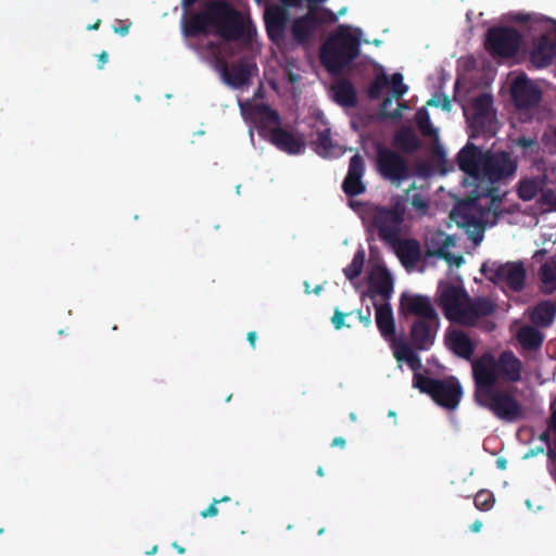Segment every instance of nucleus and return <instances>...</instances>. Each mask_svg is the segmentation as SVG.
I'll return each mask as SVG.
<instances>
[{
  "instance_id": "nucleus-12",
  "label": "nucleus",
  "mask_w": 556,
  "mask_h": 556,
  "mask_svg": "<svg viewBox=\"0 0 556 556\" xmlns=\"http://www.w3.org/2000/svg\"><path fill=\"white\" fill-rule=\"evenodd\" d=\"M521 41V34L514 27L493 26L486 31L484 47L495 58H511L518 52Z\"/></svg>"
},
{
  "instance_id": "nucleus-59",
  "label": "nucleus",
  "mask_w": 556,
  "mask_h": 556,
  "mask_svg": "<svg viewBox=\"0 0 556 556\" xmlns=\"http://www.w3.org/2000/svg\"><path fill=\"white\" fill-rule=\"evenodd\" d=\"M482 528V522L480 520H476L471 526H470V530L472 532H479Z\"/></svg>"
},
{
  "instance_id": "nucleus-38",
  "label": "nucleus",
  "mask_w": 556,
  "mask_h": 556,
  "mask_svg": "<svg viewBox=\"0 0 556 556\" xmlns=\"http://www.w3.org/2000/svg\"><path fill=\"white\" fill-rule=\"evenodd\" d=\"M416 123L424 136L431 137L435 135V129L433 128L429 114L426 110H419L416 113Z\"/></svg>"
},
{
  "instance_id": "nucleus-4",
  "label": "nucleus",
  "mask_w": 556,
  "mask_h": 556,
  "mask_svg": "<svg viewBox=\"0 0 556 556\" xmlns=\"http://www.w3.org/2000/svg\"><path fill=\"white\" fill-rule=\"evenodd\" d=\"M341 24L330 34L320 48V63L331 75H339L361 53V29Z\"/></svg>"
},
{
  "instance_id": "nucleus-51",
  "label": "nucleus",
  "mask_w": 556,
  "mask_h": 556,
  "mask_svg": "<svg viewBox=\"0 0 556 556\" xmlns=\"http://www.w3.org/2000/svg\"><path fill=\"white\" fill-rule=\"evenodd\" d=\"M406 364L409 366V368L414 371L418 370L421 367V359L418 356L416 352L412 354L408 361H406Z\"/></svg>"
},
{
  "instance_id": "nucleus-2",
  "label": "nucleus",
  "mask_w": 556,
  "mask_h": 556,
  "mask_svg": "<svg viewBox=\"0 0 556 556\" xmlns=\"http://www.w3.org/2000/svg\"><path fill=\"white\" fill-rule=\"evenodd\" d=\"M210 27L225 41H237L248 34L241 13L226 0H208L203 9L192 13L184 22V33L188 37L207 35Z\"/></svg>"
},
{
  "instance_id": "nucleus-26",
  "label": "nucleus",
  "mask_w": 556,
  "mask_h": 556,
  "mask_svg": "<svg viewBox=\"0 0 556 556\" xmlns=\"http://www.w3.org/2000/svg\"><path fill=\"white\" fill-rule=\"evenodd\" d=\"M311 144L314 151L323 157L339 156L343 153L341 147L332 142L331 130L327 126L315 131Z\"/></svg>"
},
{
  "instance_id": "nucleus-45",
  "label": "nucleus",
  "mask_w": 556,
  "mask_h": 556,
  "mask_svg": "<svg viewBox=\"0 0 556 556\" xmlns=\"http://www.w3.org/2000/svg\"><path fill=\"white\" fill-rule=\"evenodd\" d=\"M551 432H553V431H552V429H549V426H548L547 429L544 430L540 434L539 439H540V441H542L543 443H545L547 445V456H548V458L549 459H554L556 457V452L551 446Z\"/></svg>"
},
{
  "instance_id": "nucleus-34",
  "label": "nucleus",
  "mask_w": 556,
  "mask_h": 556,
  "mask_svg": "<svg viewBox=\"0 0 556 556\" xmlns=\"http://www.w3.org/2000/svg\"><path fill=\"white\" fill-rule=\"evenodd\" d=\"M463 208H458L452 213V217L462 226H475L478 228L476 232H472L470 238L475 244H479L483 238V227L476 218L467 213H462Z\"/></svg>"
},
{
  "instance_id": "nucleus-5",
  "label": "nucleus",
  "mask_w": 556,
  "mask_h": 556,
  "mask_svg": "<svg viewBox=\"0 0 556 556\" xmlns=\"http://www.w3.org/2000/svg\"><path fill=\"white\" fill-rule=\"evenodd\" d=\"M473 381L475 401L481 407L504 421L511 422L522 418L523 410L519 401L510 391L496 389L492 375L486 374L482 379Z\"/></svg>"
},
{
  "instance_id": "nucleus-29",
  "label": "nucleus",
  "mask_w": 556,
  "mask_h": 556,
  "mask_svg": "<svg viewBox=\"0 0 556 556\" xmlns=\"http://www.w3.org/2000/svg\"><path fill=\"white\" fill-rule=\"evenodd\" d=\"M331 90L334 101L343 108H355L357 104V93L355 87L348 78H340L333 83Z\"/></svg>"
},
{
  "instance_id": "nucleus-42",
  "label": "nucleus",
  "mask_w": 556,
  "mask_h": 556,
  "mask_svg": "<svg viewBox=\"0 0 556 556\" xmlns=\"http://www.w3.org/2000/svg\"><path fill=\"white\" fill-rule=\"evenodd\" d=\"M428 105L430 106H441L444 111H451V100L445 94H435L433 98H431L428 102H427Z\"/></svg>"
},
{
  "instance_id": "nucleus-31",
  "label": "nucleus",
  "mask_w": 556,
  "mask_h": 556,
  "mask_svg": "<svg viewBox=\"0 0 556 556\" xmlns=\"http://www.w3.org/2000/svg\"><path fill=\"white\" fill-rule=\"evenodd\" d=\"M556 316V303L546 300L539 302L530 314L531 321L538 327H549Z\"/></svg>"
},
{
  "instance_id": "nucleus-58",
  "label": "nucleus",
  "mask_w": 556,
  "mask_h": 556,
  "mask_svg": "<svg viewBox=\"0 0 556 556\" xmlns=\"http://www.w3.org/2000/svg\"><path fill=\"white\" fill-rule=\"evenodd\" d=\"M198 2V0H181V7L185 9V10H189L191 9L195 3Z\"/></svg>"
},
{
  "instance_id": "nucleus-60",
  "label": "nucleus",
  "mask_w": 556,
  "mask_h": 556,
  "mask_svg": "<svg viewBox=\"0 0 556 556\" xmlns=\"http://www.w3.org/2000/svg\"><path fill=\"white\" fill-rule=\"evenodd\" d=\"M100 24H101V20H97V21H96V23H93V24L89 25V26L87 27V29H89V30H96V29H98V28H99Z\"/></svg>"
},
{
  "instance_id": "nucleus-35",
  "label": "nucleus",
  "mask_w": 556,
  "mask_h": 556,
  "mask_svg": "<svg viewBox=\"0 0 556 556\" xmlns=\"http://www.w3.org/2000/svg\"><path fill=\"white\" fill-rule=\"evenodd\" d=\"M541 190V182L536 179H527L519 182L518 197L523 201H531Z\"/></svg>"
},
{
  "instance_id": "nucleus-39",
  "label": "nucleus",
  "mask_w": 556,
  "mask_h": 556,
  "mask_svg": "<svg viewBox=\"0 0 556 556\" xmlns=\"http://www.w3.org/2000/svg\"><path fill=\"white\" fill-rule=\"evenodd\" d=\"M389 79L392 98H402L408 90V87L403 83V75L401 73H394Z\"/></svg>"
},
{
  "instance_id": "nucleus-9",
  "label": "nucleus",
  "mask_w": 556,
  "mask_h": 556,
  "mask_svg": "<svg viewBox=\"0 0 556 556\" xmlns=\"http://www.w3.org/2000/svg\"><path fill=\"white\" fill-rule=\"evenodd\" d=\"M413 386L420 392L430 395L438 405L447 409H455L463 395V388L455 377L437 379L415 372Z\"/></svg>"
},
{
  "instance_id": "nucleus-15",
  "label": "nucleus",
  "mask_w": 556,
  "mask_h": 556,
  "mask_svg": "<svg viewBox=\"0 0 556 556\" xmlns=\"http://www.w3.org/2000/svg\"><path fill=\"white\" fill-rule=\"evenodd\" d=\"M511 99L517 110L526 115V119H531V112L538 108L542 91L526 76L517 77L511 84Z\"/></svg>"
},
{
  "instance_id": "nucleus-19",
  "label": "nucleus",
  "mask_w": 556,
  "mask_h": 556,
  "mask_svg": "<svg viewBox=\"0 0 556 556\" xmlns=\"http://www.w3.org/2000/svg\"><path fill=\"white\" fill-rule=\"evenodd\" d=\"M440 318L429 320H414L409 329V342L415 350L427 351L435 340Z\"/></svg>"
},
{
  "instance_id": "nucleus-63",
  "label": "nucleus",
  "mask_w": 556,
  "mask_h": 556,
  "mask_svg": "<svg viewBox=\"0 0 556 556\" xmlns=\"http://www.w3.org/2000/svg\"><path fill=\"white\" fill-rule=\"evenodd\" d=\"M321 290H323V286H321V285H318V286H316V287L312 290V292H313V293H315V294H319V293L321 292Z\"/></svg>"
},
{
  "instance_id": "nucleus-13",
  "label": "nucleus",
  "mask_w": 556,
  "mask_h": 556,
  "mask_svg": "<svg viewBox=\"0 0 556 556\" xmlns=\"http://www.w3.org/2000/svg\"><path fill=\"white\" fill-rule=\"evenodd\" d=\"M482 274L495 283H503L514 292H520L526 283V269L521 262L483 263Z\"/></svg>"
},
{
  "instance_id": "nucleus-55",
  "label": "nucleus",
  "mask_w": 556,
  "mask_h": 556,
  "mask_svg": "<svg viewBox=\"0 0 556 556\" xmlns=\"http://www.w3.org/2000/svg\"><path fill=\"white\" fill-rule=\"evenodd\" d=\"M393 103L392 97H386L381 102V111L386 112Z\"/></svg>"
},
{
  "instance_id": "nucleus-24",
  "label": "nucleus",
  "mask_w": 556,
  "mask_h": 556,
  "mask_svg": "<svg viewBox=\"0 0 556 556\" xmlns=\"http://www.w3.org/2000/svg\"><path fill=\"white\" fill-rule=\"evenodd\" d=\"M252 118L258 128V134L264 138H268L270 126L280 127L281 118L279 113L271 109L268 104L262 103L253 106L251 112Z\"/></svg>"
},
{
  "instance_id": "nucleus-61",
  "label": "nucleus",
  "mask_w": 556,
  "mask_h": 556,
  "mask_svg": "<svg viewBox=\"0 0 556 556\" xmlns=\"http://www.w3.org/2000/svg\"><path fill=\"white\" fill-rule=\"evenodd\" d=\"M496 463H497V467H498V468H501V469H505V467H506V462H505L504 459L498 458Z\"/></svg>"
},
{
  "instance_id": "nucleus-20",
  "label": "nucleus",
  "mask_w": 556,
  "mask_h": 556,
  "mask_svg": "<svg viewBox=\"0 0 556 556\" xmlns=\"http://www.w3.org/2000/svg\"><path fill=\"white\" fill-rule=\"evenodd\" d=\"M364 173V159L356 153L350 159L348 174L342 182V190L348 197H357L366 191V186L363 181Z\"/></svg>"
},
{
  "instance_id": "nucleus-37",
  "label": "nucleus",
  "mask_w": 556,
  "mask_h": 556,
  "mask_svg": "<svg viewBox=\"0 0 556 556\" xmlns=\"http://www.w3.org/2000/svg\"><path fill=\"white\" fill-rule=\"evenodd\" d=\"M365 264V252L364 250H358L354 256L352 262L343 269L345 277L349 280H353L357 278L364 267Z\"/></svg>"
},
{
  "instance_id": "nucleus-27",
  "label": "nucleus",
  "mask_w": 556,
  "mask_h": 556,
  "mask_svg": "<svg viewBox=\"0 0 556 556\" xmlns=\"http://www.w3.org/2000/svg\"><path fill=\"white\" fill-rule=\"evenodd\" d=\"M395 248V253L404 266H414L421 258V247L416 239H401L394 243H389Z\"/></svg>"
},
{
  "instance_id": "nucleus-54",
  "label": "nucleus",
  "mask_w": 556,
  "mask_h": 556,
  "mask_svg": "<svg viewBox=\"0 0 556 556\" xmlns=\"http://www.w3.org/2000/svg\"><path fill=\"white\" fill-rule=\"evenodd\" d=\"M109 60V54L106 51H102L99 56H98V61H99V64H98V67L101 70L103 68V66L105 65V63L108 62Z\"/></svg>"
},
{
  "instance_id": "nucleus-32",
  "label": "nucleus",
  "mask_w": 556,
  "mask_h": 556,
  "mask_svg": "<svg viewBox=\"0 0 556 556\" xmlns=\"http://www.w3.org/2000/svg\"><path fill=\"white\" fill-rule=\"evenodd\" d=\"M517 340L523 349L534 351L543 344L544 336L535 327L526 325L518 330Z\"/></svg>"
},
{
  "instance_id": "nucleus-50",
  "label": "nucleus",
  "mask_w": 556,
  "mask_h": 556,
  "mask_svg": "<svg viewBox=\"0 0 556 556\" xmlns=\"http://www.w3.org/2000/svg\"><path fill=\"white\" fill-rule=\"evenodd\" d=\"M356 314H357V317L359 319V323L368 328L370 327L371 325V312H370V308L367 306L366 308V314H363V312L361 309L356 311Z\"/></svg>"
},
{
  "instance_id": "nucleus-46",
  "label": "nucleus",
  "mask_w": 556,
  "mask_h": 556,
  "mask_svg": "<svg viewBox=\"0 0 556 556\" xmlns=\"http://www.w3.org/2000/svg\"><path fill=\"white\" fill-rule=\"evenodd\" d=\"M410 203L421 214L427 213L428 202L420 193L413 194Z\"/></svg>"
},
{
  "instance_id": "nucleus-7",
  "label": "nucleus",
  "mask_w": 556,
  "mask_h": 556,
  "mask_svg": "<svg viewBox=\"0 0 556 556\" xmlns=\"http://www.w3.org/2000/svg\"><path fill=\"white\" fill-rule=\"evenodd\" d=\"M405 214L406 200L401 195L392 197L390 206L374 204L367 210L370 225L377 230L379 239L386 243L399 241Z\"/></svg>"
},
{
  "instance_id": "nucleus-36",
  "label": "nucleus",
  "mask_w": 556,
  "mask_h": 556,
  "mask_svg": "<svg viewBox=\"0 0 556 556\" xmlns=\"http://www.w3.org/2000/svg\"><path fill=\"white\" fill-rule=\"evenodd\" d=\"M390 85L389 76L381 72L380 74H377L374 78V80L370 83L367 96L370 100H378L381 94L382 90Z\"/></svg>"
},
{
  "instance_id": "nucleus-1",
  "label": "nucleus",
  "mask_w": 556,
  "mask_h": 556,
  "mask_svg": "<svg viewBox=\"0 0 556 556\" xmlns=\"http://www.w3.org/2000/svg\"><path fill=\"white\" fill-rule=\"evenodd\" d=\"M457 164L466 175L488 182L485 186L477 185V198L490 199L489 210L498 216L502 198L500 189L494 184L513 177L517 172V161L507 151H483L472 142H467L457 154Z\"/></svg>"
},
{
  "instance_id": "nucleus-22",
  "label": "nucleus",
  "mask_w": 556,
  "mask_h": 556,
  "mask_svg": "<svg viewBox=\"0 0 556 556\" xmlns=\"http://www.w3.org/2000/svg\"><path fill=\"white\" fill-rule=\"evenodd\" d=\"M393 294V278L386 267L375 268L369 276V296L379 295L384 302H389Z\"/></svg>"
},
{
  "instance_id": "nucleus-11",
  "label": "nucleus",
  "mask_w": 556,
  "mask_h": 556,
  "mask_svg": "<svg viewBox=\"0 0 556 556\" xmlns=\"http://www.w3.org/2000/svg\"><path fill=\"white\" fill-rule=\"evenodd\" d=\"M376 169L383 179L396 186L410 177L407 161L397 151L382 144L376 147Z\"/></svg>"
},
{
  "instance_id": "nucleus-47",
  "label": "nucleus",
  "mask_w": 556,
  "mask_h": 556,
  "mask_svg": "<svg viewBox=\"0 0 556 556\" xmlns=\"http://www.w3.org/2000/svg\"><path fill=\"white\" fill-rule=\"evenodd\" d=\"M541 203L546 205H552L556 208V193L552 189H542L541 188Z\"/></svg>"
},
{
  "instance_id": "nucleus-3",
  "label": "nucleus",
  "mask_w": 556,
  "mask_h": 556,
  "mask_svg": "<svg viewBox=\"0 0 556 556\" xmlns=\"http://www.w3.org/2000/svg\"><path fill=\"white\" fill-rule=\"evenodd\" d=\"M435 302L447 320L466 327L477 326L481 318L493 315L496 308L491 299L470 298L463 287L450 282L439 283Z\"/></svg>"
},
{
  "instance_id": "nucleus-62",
  "label": "nucleus",
  "mask_w": 556,
  "mask_h": 556,
  "mask_svg": "<svg viewBox=\"0 0 556 556\" xmlns=\"http://www.w3.org/2000/svg\"><path fill=\"white\" fill-rule=\"evenodd\" d=\"M229 501H230V497L225 495V496H223L220 498H217V504H219V503H227Z\"/></svg>"
},
{
  "instance_id": "nucleus-48",
  "label": "nucleus",
  "mask_w": 556,
  "mask_h": 556,
  "mask_svg": "<svg viewBox=\"0 0 556 556\" xmlns=\"http://www.w3.org/2000/svg\"><path fill=\"white\" fill-rule=\"evenodd\" d=\"M116 24L117 25L113 26L114 31L121 36H126L129 31L131 23L128 21L116 20Z\"/></svg>"
},
{
  "instance_id": "nucleus-41",
  "label": "nucleus",
  "mask_w": 556,
  "mask_h": 556,
  "mask_svg": "<svg viewBox=\"0 0 556 556\" xmlns=\"http://www.w3.org/2000/svg\"><path fill=\"white\" fill-rule=\"evenodd\" d=\"M414 348L412 346V344H408V343H405V342H402L400 344H397L395 348H394V357L399 361V362H406L409 359V357L412 356V354H414Z\"/></svg>"
},
{
  "instance_id": "nucleus-18",
  "label": "nucleus",
  "mask_w": 556,
  "mask_h": 556,
  "mask_svg": "<svg viewBox=\"0 0 556 556\" xmlns=\"http://www.w3.org/2000/svg\"><path fill=\"white\" fill-rule=\"evenodd\" d=\"M218 68L225 84L233 89H240L250 85L252 70L255 68V65L241 59L231 66L224 61H218Z\"/></svg>"
},
{
  "instance_id": "nucleus-33",
  "label": "nucleus",
  "mask_w": 556,
  "mask_h": 556,
  "mask_svg": "<svg viewBox=\"0 0 556 556\" xmlns=\"http://www.w3.org/2000/svg\"><path fill=\"white\" fill-rule=\"evenodd\" d=\"M542 290L552 294L556 291V261L544 263L540 268Z\"/></svg>"
},
{
  "instance_id": "nucleus-28",
  "label": "nucleus",
  "mask_w": 556,
  "mask_h": 556,
  "mask_svg": "<svg viewBox=\"0 0 556 556\" xmlns=\"http://www.w3.org/2000/svg\"><path fill=\"white\" fill-rule=\"evenodd\" d=\"M374 306L376 311V325L380 334L386 340L393 339L395 336V320L390 303H374Z\"/></svg>"
},
{
  "instance_id": "nucleus-44",
  "label": "nucleus",
  "mask_w": 556,
  "mask_h": 556,
  "mask_svg": "<svg viewBox=\"0 0 556 556\" xmlns=\"http://www.w3.org/2000/svg\"><path fill=\"white\" fill-rule=\"evenodd\" d=\"M306 1V11H311L312 9L317 14H321V12H333L332 10L324 7L328 0H305Z\"/></svg>"
},
{
  "instance_id": "nucleus-49",
  "label": "nucleus",
  "mask_w": 556,
  "mask_h": 556,
  "mask_svg": "<svg viewBox=\"0 0 556 556\" xmlns=\"http://www.w3.org/2000/svg\"><path fill=\"white\" fill-rule=\"evenodd\" d=\"M202 518H208V517H215L218 515V508H217V498H214L211 505L201 511Z\"/></svg>"
},
{
  "instance_id": "nucleus-57",
  "label": "nucleus",
  "mask_w": 556,
  "mask_h": 556,
  "mask_svg": "<svg viewBox=\"0 0 556 556\" xmlns=\"http://www.w3.org/2000/svg\"><path fill=\"white\" fill-rule=\"evenodd\" d=\"M331 446H333V447H334V446H339V447L343 448V447L345 446V440H344V438H342V437H337V438H334V439L332 440V442H331Z\"/></svg>"
},
{
  "instance_id": "nucleus-8",
  "label": "nucleus",
  "mask_w": 556,
  "mask_h": 556,
  "mask_svg": "<svg viewBox=\"0 0 556 556\" xmlns=\"http://www.w3.org/2000/svg\"><path fill=\"white\" fill-rule=\"evenodd\" d=\"M521 361L511 351H504L496 358L491 353H484L472 362L473 380H480L484 375L493 376L494 383L498 379L515 383L521 380Z\"/></svg>"
},
{
  "instance_id": "nucleus-17",
  "label": "nucleus",
  "mask_w": 556,
  "mask_h": 556,
  "mask_svg": "<svg viewBox=\"0 0 556 556\" xmlns=\"http://www.w3.org/2000/svg\"><path fill=\"white\" fill-rule=\"evenodd\" d=\"M399 313L405 318L414 316V320H431L439 315L429 296L403 293L400 299Z\"/></svg>"
},
{
  "instance_id": "nucleus-6",
  "label": "nucleus",
  "mask_w": 556,
  "mask_h": 556,
  "mask_svg": "<svg viewBox=\"0 0 556 556\" xmlns=\"http://www.w3.org/2000/svg\"><path fill=\"white\" fill-rule=\"evenodd\" d=\"M289 22L288 30L291 43L307 51L324 38L329 26L337 23V14L325 11L317 14L312 9Z\"/></svg>"
},
{
  "instance_id": "nucleus-30",
  "label": "nucleus",
  "mask_w": 556,
  "mask_h": 556,
  "mask_svg": "<svg viewBox=\"0 0 556 556\" xmlns=\"http://www.w3.org/2000/svg\"><path fill=\"white\" fill-rule=\"evenodd\" d=\"M393 146L397 151L413 154L421 146L420 139L412 127H401L393 137Z\"/></svg>"
},
{
  "instance_id": "nucleus-43",
  "label": "nucleus",
  "mask_w": 556,
  "mask_h": 556,
  "mask_svg": "<svg viewBox=\"0 0 556 556\" xmlns=\"http://www.w3.org/2000/svg\"><path fill=\"white\" fill-rule=\"evenodd\" d=\"M353 312L350 313H343L339 308H334L333 315L331 317V323L336 330H340L342 327L345 326L344 319L346 316L352 315Z\"/></svg>"
},
{
  "instance_id": "nucleus-40",
  "label": "nucleus",
  "mask_w": 556,
  "mask_h": 556,
  "mask_svg": "<svg viewBox=\"0 0 556 556\" xmlns=\"http://www.w3.org/2000/svg\"><path fill=\"white\" fill-rule=\"evenodd\" d=\"M475 506L480 510H489L494 504V496L486 490L479 491L473 498Z\"/></svg>"
},
{
  "instance_id": "nucleus-53",
  "label": "nucleus",
  "mask_w": 556,
  "mask_h": 556,
  "mask_svg": "<svg viewBox=\"0 0 556 556\" xmlns=\"http://www.w3.org/2000/svg\"><path fill=\"white\" fill-rule=\"evenodd\" d=\"M549 429L556 434V408L552 412L551 417L547 421Z\"/></svg>"
},
{
  "instance_id": "nucleus-10",
  "label": "nucleus",
  "mask_w": 556,
  "mask_h": 556,
  "mask_svg": "<svg viewBox=\"0 0 556 556\" xmlns=\"http://www.w3.org/2000/svg\"><path fill=\"white\" fill-rule=\"evenodd\" d=\"M464 115L471 130L470 138L480 135L493 137L498 125L496 111L493 108V97L489 93H480L464 109Z\"/></svg>"
},
{
  "instance_id": "nucleus-23",
  "label": "nucleus",
  "mask_w": 556,
  "mask_h": 556,
  "mask_svg": "<svg viewBox=\"0 0 556 556\" xmlns=\"http://www.w3.org/2000/svg\"><path fill=\"white\" fill-rule=\"evenodd\" d=\"M556 58V40L548 35L540 36L530 53V61L536 68L552 64Z\"/></svg>"
},
{
  "instance_id": "nucleus-64",
  "label": "nucleus",
  "mask_w": 556,
  "mask_h": 556,
  "mask_svg": "<svg viewBox=\"0 0 556 556\" xmlns=\"http://www.w3.org/2000/svg\"><path fill=\"white\" fill-rule=\"evenodd\" d=\"M173 546L176 548V551L179 553V554H184L185 553V548L179 546L177 543H174Z\"/></svg>"
},
{
  "instance_id": "nucleus-52",
  "label": "nucleus",
  "mask_w": 556,
  "mask_h": 556,
  "mask_svg": "<svg viewBox=\"0 0 556 556\" xmlns=\"http://www.w3.org/2000/svg\"><path fill=\"white\" fill-rule=\"evenodd\" d=\"M517 144L521 148H530L534 144V140L527 137H519L517 139Z\"/></svg>"
},
{
  "instance_id": "nucleus-25",
  "label": "nucleus",
  "mask_w": 556,
  "mask_h": 556,
  "mask_svg": "<svg viewBox=\"0 0 556 556\" xmlns=\"http://www.w3.org/2000/svg\"><path fill=\"white\" fill-rule=\"evenodd\" d=\"M445 345L456 356L469 361L475 352V344L463 330L448 329L445 333Z\"/></svg>"
},
{
  "instance_id": "nucleus-21",
  "label": "nucleus",
  "mask_w": 556,
  "mask_h": 556,
  "mask_svg": "<svg viewBox=\"0 0 556 556\" xmlns=\"http://www.w3.org/2000/svg\"><path fill=\"white\" fill-rule=\"evenodd\" d=\"M267 140L278 150L288 154H299L305 148V142L301 138L281 127H273Z\"/></svg>"
},
{
  "instance_id": "nucleus-14",
  "label": "nucleus",
  "mask_w": 556,
  "mask_h": 556,
  "mask_svg": "<svg viewBox=\"0 0 556 556\" xmlns=\"http://www.w3.org/2000/svg\"><path fill=\"white\" fill-rule=\"evenodd\" d=\"M281 4H269L264 12V24L269 40L276 45L285 39L289 23V8H301L303 0H279Z\"/></svg>"
},
{
  "instance_id": "nucleus-16",
  "label": "nucleus",
  "mask_w": 556,
  "mask_h": 556,
  "mask_svg": "<svg viewBox=\"0 0 556 556\" xmlns=\"http://www.w3.org/2000/svg\"><path fill=\"white\" fill-rule=\"evenodd\" d=\"M456 245V239L443 230L428 231L425 237L426 256L444 260L448 265L459 267L464 263V256L455 255L448 251Z\"/></svg>"
},
{
  "instance_id": "nucleus-56",
  "label": "nucleus",
  "mask_w": 556,
  "mask_h": 556,
  "mask_svg": "<svg viewBox=\"0 0 556 556\" xmlns=\"http://www.w3.org/2000/svg\"><path fill=\"white\" fill-rule=\"evenodd\" d=\"M256 338H257V336H256L255 331L248 332L247 340L250 343L252 349L255 348Z\"/></svg>"
}]
</instances>
